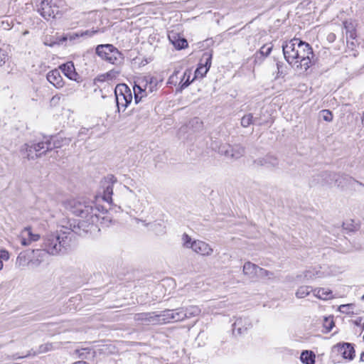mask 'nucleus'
Here are the masks:
<instances>
[{
  "label": "nucleus",
  "instance_id": "f257e3e1",
  "mask_svg": "<svg viewBox=\"0 0 364 364\" xmlns=\"http://www.w3.org/2000/svg\"><path fill=\"white\" fill-rule=\"evenodd\" d=\"M65 208L73 215L83 218L77 225L74 224L72 232L85 236L100 230L98 221L100 212L99 207L94 208L92 201H86L83 199H70L64 203Z\"/></svg>",
  "mask_w": 364,
  "mask_h": 364
},
{
  "label": "nucleus",
  "instance_id": "f03ea898",
  "mask_svg": "<svg viewBox=\"0 0 364 364\" xmlns=\"http://www.w3.org/2000/svg\"><path fill=\"white\" fill-rule=\"evenodd\" d=\"M70 232H53L43 237L42 248L51 255L65 254L70 247Z\"/></svg>",
  "mask_w": 364,
  "mask_h": 364
},
{
  "label": "nucleus",
  "instance_id": "7ed1b4c3",
  "mask_svg": "<svg viewBox=\"0 0 364 364\" xmlns=\"http://www.w3.org/2000/svg\"><path fill=\"white\" fill-rule=\"evenodd\" d=\"M354 178L346 174H340L335 173L323 172L316 176L309 183L311 186H316L318 183L321 185L331 184L334 181L338 187L344 188L351 183Z\"/></svg>",
  "mask_w": 364,
  "mask_h": 364
},
{
  "label": "nucleus",
  "instance_id": "20e7f679",
  "mask_svg": "<svg viewBox=\"0 0 364 364\" xmlns=\"http://www.w3.org/2000/svg\"><path fill=\"white\" fill-rule=\"evenodd\" d=\"M95 53L102 60L116 66L124 63V55L112 44H100L97 46Z\"/></svg>",
  "mask_w": 364,
  "mask_h": 364
},
{
  "label": "nucleus",
  "instance_id": "39448f33",
  "mask_svg": "<svg viewBox=\"0 0 364 364\" xmlns=\"http://www.w3.org/2000/svg\"><path fill=\"white\" fill-rule=\"evenodd\" d=\"M298 55L296 61L297 68L306 71L313 64L316 63L314 54L311 46L306 42L298 38Z\"/></svg>",
  "mask_w": 364,
  "mask_h": 364
},
{
  "label": "nucleus",
  "instance_id": "423d86ee",
  "mask_svg": "<svg viewBox=\"0 0 364 364\" xmlns=\"http://www.w3.org/2000/svg\"><path fill=\"white\" fill-rule=\"evenodd\" d=\"M63 4L62 0H38L36 6L41 16L48 20L55 18L60 13Z\"/></svg>",
  "mask_w": 364,
  "mask_h": 364
},
{
  "label": "nucleus",
  "instance_id": "0eeeda50",
  "mask_svg": "<svg viewBox=\"0 0 364 364\" xmlns=\"http://www.w3.org/2000/svg\"><path fill=\"white\" fill-rule=\"evenodd\" d=\"M114 95L118 112L121 107L125 109L132 101V91L126 84H118L114 89Z\"/></svg>",
  "mask_w": 364,
  "mask_h": 364
},
{
  "label": "nucleus",
  "instance_id": "6e6552de",
  "mask_svg": "<svg viewBox=\"0 0 364 364\" xmlns=\"http://www.w3.org/2000/svg\"><path fill=\"white\" fill-rule=\"evenodd\" d=\"M31 143L33 145V149H36L40 156L45 154L47 151H51L54 149L61 146V141L57 139L56 136H43L41 141H33Z\"/></svg>",
  "mask_w": 364,
  "mask_h": 364
},
{
  "label": "nucleus",
  "instance_id": "1a4fd4ad",
  "mask_svg": "<svg viewBox=\"0 0 364 364\" xmlns=\"http://www.w3.org/2000/svg\"><path fill=\"white\" fill-rule=\"evenodd\" d=\"M156 85V79L154 77H145L138 82H134L133 87L134 94V101L138 104L141 100V96H139L141 92H145L149 89V92H153L154 86Z\"/></svg>",
  "mask_w": 364,
  "mask_h": 364
},
{
  "label": "nucleus",
  "instance_id": "9d476101",
  "mask_svg": "<svg viewBox=\"0 0 364 364\" xmlns=\"http://www.w3.org/2000/svg\"><path fill=\"white\" fill-rule=\"evenodd\" d=\"M298 45V38H294L289 41L284 42L282 46L286 61L292 66H294L296 63Z\"/></svg>",
  "mask_w": 364,
  "mask_h": 364
},
{
  "label": "nucleus",
  "instance_id": "9b49d317",
  "mask_svg": "<svg viewBox=\"0 0 364 364\" xmlns=\"http://www.w3.org/2000/svg\"><path fill=\"white\" fill-rule=\"evenodd\" d=\"M218 152L228 159L236 160L245 154V149L241 144L230 145L225 144L220 146Z\"/></svg>",
  "mask_w": 364,
  "mask_h": 364
},
{
  "label": "nucleus",
  "instance_id": "f8f14e48",
  "mask_svg": "<svg viewBox=\"0 0 364 364\" xmlns=\"http://www.w3.org/2000/svg\"><path fill=\"white\" fill-rule=\"evenodd\" d=\"M213 54L211 52H205L203 54L199 66L195 71L196 77H203L211 66Z\"/></svg>",
  "mask_w": 364,
  "mask_h": 364
},
{
  "label": "nucleus",
  "instance_id": "ddd939ff",
  "mask_svg": "<svg viewBox=\"0 0 364 364\" xmlns=\"http://www.w3.org/2000/svg\"><path fill=\"white\" fill-rule=\"evenodd\" d=\"M192 250L197 254H200L203 256H210L213 254V250L206 242L201 240H193V245H192Z\"/></svg>",
  "mask_w": 364,
  "mask_h": 364
},
{
  "label": "nucleus",
  "instance_id": "4468645a",
  "mask_svg": "<svg viewBox=\"0 0 364 364\" xmlns=\"http://www.w3.org/2000/svg\"><path fill=\"white\" fill-rule=\"evenodd\" d=\"M335 348H338V351L342 355L345 359L350 360L355 357V349L353 345L350 343H338Z\"/></svg>",
  "mask_w": 364,
  "mask_h": 364
},
{
  "label": "nucleus",
  "instance_id": "2eb2a0df",
  "mask_svg": "<svg viewBox=\"0 0 364 364\" xmlns=\"http://www.w3.org/2000/svg\"><path fill=\"white\" fill-rule=\"evenodd\" d=\"M33 145L31 141H30L29 143L24 144L21 148V154L28 159V160H34L41 157L40 153H38L36 149H33Z\"/></svg>",
  "mask_w": 364,
  "mask_h": 364
},
{
  "label": "nucleus",
  "instance_id": "dca6fc26",
  "mask_svg": "<svg viewBox=\"0 0 364 364\" xmlns=\"http://www.w3.org/2000/svg\"><path fill=\"white\" fill-rule=\"evenodd\" d=\"M63 74L70 80H76L78 76L73 62H67L60 66Z\"/></svg>",
  "mask_w": 364,
  "mask_h": 364
},
{
  "label": "nucleus",
  "instance_id": "f3484780",
  "mask_svg": "<svg viewBox=\"0 0 364 364\" xmlns=\"http://www.w3.org/2000/svg\"><path fill=\"white\" fill-rule=\"evenodd\" d=\"M48 81L55 87H61L63 85V78L60 72L55 69L50 72L46 75Z\"/></svg>",
  "mask_w": 364,
  "mask_h": 364
},
{
  "label": "nucleus",
  "instance_id": "a211bd4d",
  "mask_svg": "<svg viewBox=\"0 0 364 364\" xmlns=\"http://www.w3.org/2000/svg\"><path fill=\"white\" fill-rule=\"evenodd\" d=\"M156 315L154 313H139L136 314L134 319L136 321H141L143 324H149L151 322L156 321Z\"/></svg>",
  "mask_w": 364,
  "mask_h": 364
},
{
  "label": "nucleus",
  "instance_id": "6ab92c4d",
  "mask_svg": "<svg viewBox=\"0 0 364 364\" xmlns=\"http://www.w3.org/2000/svg\"><path fill=\"white\" fill-rule=\"evenodd\" d=\"M156 316V321H163L164 323L176 322L173 309L162 311Z\"/></svg>",
  "mask_w": 364,
  "mask_h": 364
},
{
  "label": "nucleus",
  "instance_id": "aec40b11",
  "mask_svg": "<svg viewBox=\"0 0 364 364\" xmlns=\"http://www.w3.org/2000/svg\"><path fill=\"white\" fill-rule=\"evenodd\" d=\"M168 38L174 47L178 50L185 48L188 46L187 41L183 38H180L176 35V33H173L168 35Z\"/></svg>",
  "mask_w": 364,
  "mask_h": 364
},
{
  "label": "nucleus",
  "instance_id": "412c9836",
  "mask_svg": "<svg viewBox=\"0 0 364 364\" xmlns=\"http://www.w3.org/2000/svg\"><path fill=\"white\" fill-rule=\"evenodd\" d=\"M259 267V266L250 262H247L243 266V273L250 278H255L257 275Z\"/></svg>",
  "mask_w": 364,
  "mask_h": 364
},
{
  "label": "nucleus",
  "instance_id": "4be33fe9",
  "mask_svg": "<svg viewBox=\"0 0 364 364\" xmlns=\"http://www.w3.org/2000/svg\"><path fill=\"white\" fill-rule=\"evenodd\" d=\"M99 207L100 212L97 213L100 215L99 221L102 226H108L112 223V218L109 215H104L107 213V210L101 205H97L94 203V208Z\"/></svg>",
  "mask_w": 364,
  "mask_h": 364
},
{
  "label": "nucleus",
  "instance_id": "5701e85b",
  "mask_svg": "<svg viewBox=\"0 0 364 364\" xmlns=\"http://www.w3.org/2000/svg\"><path fill=\"white\" fill-rule=\"evenodd\" d=\"M38 210V213H33L36 220L40 219L44 213L48 210L47 204L43 200H38L35 205V210Z\"/></svg>",
  "mask_w": 364,
  "mask_h": 364
},
{
  "label": "nucleus",
  "instance_id": "b1692460",
  "mask_svg": "<svg viewBox=\"0 0 364 364\" xmlns=\"http://www.w3.org/2000/svg\"><path fill=\"white\" fill-rule=\"evenodd\" d=\"M113 194V184L110 183H106L103 186V200L110 203L112 200V196Z\"/></svg>",
  "mask_w": 364,
  "mask_h": 364
},
{
  "label": "nucleus",
  "instance_id": "393cba45",
  "mask_svg": "<svg viewBox=\"0 0 364 364\" xmlns=\"http://www.w3.org/2000/svg\"><path fill=\"white\" fill-rule=\"evenodd\" d=\"M301 361L304 364H314L315 355L309 350H304L300 356Z\"/></svg>",
  "mask_w": 364,
  "mask_h": 364
},
{
  "label": "nucleus",
  "instance_id": "a878e982",
  "mask_svg": "<svg viewBox=\"0 0 364 364\" xmlns=\"http://www.w3.org/2000/svg\"><path fill=\"white\" fill-rule=\"evenodd\" d=\"M191 71L188 69L186 70V71L183 73V77L181 79L178 83L180 91H182L183 89L186 88L191 84Z\"/></svg>",
  "mask_w": 364,
  "mask_h": 364
},
{
  "label": "nucleus",
  "instance_id": "bb28decb",
  "mask_svg": "<svg viewBox=\"0 0 364 364\" xmlns=\"http://www.w3.org/2000/svg\"><path fill=\"white\" fill-rule=\"evenodd\" d=\"M314 296L323 300H327L333 297V293L331 290L321 288L315 290Z\"/></svg>",
  "mask_w": 364,
  "mask_h": 364
},
{
  "label": "nucleus",
  "instance_id": "cd10ccee",
  "mask_svg": "<svg viewBox=\"0 0 364 364\" xmlns=\"http://www.w3.org/2000/svg\"><path fill=\"white\" fill-rule=\"evenodd\" d=\"M265 166L269 168H276L279 166V159L271 154L265 156Z\"/></svg>",
  "mask_w": 364,
  "mask_h": 364
},
{
  "label": "nucleus",
  "instance_id": "c85d7f7f",
  "mask_svg": "<svg viewBox=\"0 0 364 364\" xmlns=\"http://www.w3.org/2000/svg\"><path fill=\"white\" fill-rule=\"evenodd\" d=\"M184 313L186 314V318H189L199 315L200 309L197 306H191L189 307L184 308Z\"/></svg>",
  "mask_w": 364,
  "mask_h": 364
},
{
  "label": "nucleus",
  "instance_id": "c756f323",
  "mask_svg": "<svg viewBox=\"0 0 364 364\" xmlns=\"http://www.w3.org/2000/svg\"><path fill=\"white\" fill-rule=\"evenodd\" d=\"M322 273L319 270H316L315 269H309L306 270L304 272V277L306 279H313L317 277H321Z\"/></svg>",
  "mask_w": 364,
  "mask_h": 364
},
{
  "label": "nucleus",
  "instance_id": "7c9ffc66",
  "mask_svg": "<svg viewBox=\"0 0 364 364\" xmlns=\"http://www.w3.org/2000/svg\"><path fill=\"white\" fill-rule=\"evenodd\" d=\"M311 291H312V289H311V287H309V286L300 287L296 292V296L299 299L304 298L306 296H308Z\"/></svg>",
  "mask_w": 364,
  "mask_h": 364
},
{
  "label": "nucleus",
  "instance_id": "2f4dec72",
  "mask_svg": "<svg viewBox=\"0 0 364 364\" xmlns=\"http://www.w3.org/2000/svg\"><path fill=\"white\" fill-rule=\"evenodd\" d=\"M256 119L257 118H254L251 113L245 114L241 119V126L246 128L253 124Z\"/></svg>",
  "mask_w": 364,
  "mask_h": 364
},
{
  "label": "nucleus",
  "instance_id": "473e14b6",
  "mask_svg": "<svg viewBox=\"0 0 364 364\" xmlns=\"http://www.w3.org/2000/svg\"><path fill=\"white\" fill-rule=\"evenodd\" d=\"M343 228L344 230L349 232H354L358 230V225L354 223L353 220L344 222L343 223Z\"/></svg>",
  "mask_w": 364,
  "mask_h": 364
},
{
  "label": "nucleus",
  "instance_id": "72a5a7b5",
  "mask_svg": "<svg viewBox=\"0 0 364 364\" xmlns=\"http://www.w3.org/2000/svg\"><path fill=\"white\" fill-rule=\"evenodd\" d=\"M174 316H175V321H181L186 318V314L184 313V308H178L173 309Z\"/></svg>",
  "mask_w": 364,
  "mask_h": 364
},
{
  "label": "nucleus",
  "instance_id": "f704fd0d",
  "mask_svg": "<svg viewBox=\"0 0 364 364\" xmlns=\"http://www.w3.org/2000/svg\"><path fill=\"white\" fill-rule=\"evenodd\" d=\"M182 241H183V246L184 247L192 249V245H193V240H192L191 237L188 234H186V233L183 234Z\"/></svg>",
  "mask_w": 364,
  "mask_h": 364
},
{
  "label": "nucleus",
  "instance_id": "c9c22d12",
  "mask_svg": "<svg viewBox=\"0 0 364 364\" xmlns=\"http://www.w3.org/2000/svg\"><path fill=\"white\" fill-rule=\"evenodd\" d=\"M272 48H273L272 46L265 44L260 48V49L259 50V53L262 57H267L272 52Z\"/></svg>",
  "mask_w": 364,
  "mask_h": 364
},
{
  "label": "nucleus",
  "instance_id": "e433bc0d",
  "mask_svg": "<svg viewBox=\"0 0 364 364\" xmlns=\"http://www.w3.org/2000/svg\"><path fill=\"white\" fill-rule=\"evenodd\" d=\"M277 76L278 77H283L286 75V68L287 66L285 64L282 62H277Z\"/></svg>",
  "mask_w": 364,
  "mask_h": 364
},
{
  "label": "nucleus",
  "instance_id": "4c0bfd02",
  "mask_svg": "<svg viewBox=\"0 0 364 364\" xmlns=\"http://www.w3.org/2000/svg\"><path fill=\"white\" fill-rule=\"evenodd\" d=\"M242 321L241 318H238L235 321V322L232 325L233 332L237 331L239 334H241L243 333L244 331L247 330V327L244 330L242 329Z\"/></svg>",
  "mask_w": 364,
  "mask_h": 364
},
{
  "label": "nucleus",
  "instance_id": "58836bf2",
  "mask_svg": "<svg viewBox=\"0 0 364 364\" xmlns=\"http://www.w3.org/2000/svg\"><path fill=\"white\" fill-rule=\"evenodd\" d=\"M23 232H26L28 236L29 241H37L40 238L39 235L33 234L31 232V228L30 227L25 228L23 230Z\"/></svg>",
  "mask_w": 364,
  "mask_h": 364
},
{
  "label": "nucleus",
  "instance_id": "ea45409f",
  "mask_svg": "<svg viewBox=\"0 0 364 364\" xmlns=\"http://www.w3.org/2000/svg\"><path fill=\"white\" fill-rule=\"evenodd\" d=\"M321 117L326 122H331L333 120V114L328 109H323L320 112Z\"/></svg>",
  "mask_w": 364,
  "mask_h": 364
},
{
  "label": "nucleus",
  "instance_id": "a19ab883",
  "mask_svg": "<svg viewBox=\"0 0 364 364\" xmlns=\"http://www.w3.org/2000/svg\"><path fill=\"white\" fill-rule=\"evenodd\" d=\"M274 274L268 270H266L263 268L259 267L257 272V277H268L272 278Z\"/></svg>",
  "mask_w": 364,
  "mask_h": 364
},
{
  "label": "nucleus",
  "instance_id": "79ce46f5",
  "mask_svg": "<svg viewBox=\"0 0 364 364\" xmlns=\"http://www.w3.org/2000/svg\"><path fill=\"white\" fill-rule=\"evenodd\" d=\"M97 32H98L97 30H94V29L86 30V31H79V35L82 38H90V37L93 36Z\"/></svg>",
  "mask_w": 364,
  "mask_h": 364
},
{
  "label": "nucleus",
  "instance_id": "37998d69",
  "mask_svg": "<svg viewBox=\"0 0 364 364\" xmlns=\"http://www.w3.org/2000/svg\"><path fill=\"white\" fill-rule=\"evenodd\" d=\"M120 74V70L117 69H112L107 73H105V76H107V80H112L115 79Z\"/></svg>",
  "mask_w": 364,
  "mask_h": 364
},
{
  "label": "nucleus",
  "instance_id": "c03bdc74",
  "mask_svg": "<svg viewBox=\"0 0 364 364\" xmlns=\"http://www.w3.org/2000/svg\"><path fill=\"white\" fill-rule=\"evenodd\" d=\"M9 259V253L5 250H0V270L3 268V261Z\"/></svg>",
  "mask_w": 364,
  "mask_h": 364
},
{
  "label": "nucleus",
  "instance_id": "a18cd8bd",
  "mask_svg": "<svg viewBox=\"0 0 364 364\" xmlns=\"http://www.w3.org/2000/svg\"><path fill=\"white\" fill-rule=\"evenodd\" d=\"M179 74V71H175L168 78V84L176 85L178 82L179 77L178 75Z\"/></svg>",
  "mask_w": 364,
  "mask_h": 364
},
{
  "label": "nucleus",
  "instance_id": "49530a36",
  "mask_svg": "<svg viewBox=\"0 0 364 364\" xmlns=\"http://www.w3.org/2000/svg\"><path fill=\"white\" fill-rule=\"evenodd\" d=\"M8 59V55L7 53L0 48V66H2L5 63L6 60Z\"/></svg>",
  "mask_w": 364,
  "mask_h": 364
},
{
  "label": "nucleus",
  "instance_id": "de8ad7c7",
  "mask_svg": "<svg viewBox=\"0 0 364 364\" xmlns=\"http://www.w3.org/2000/svg\"><path fill=\"white\" fill-rule=\"evenodd\" d=\"M350 309H352V304H344L339 306V311L343 314H350Z\"/></svg>",
  "mask_w": 364,
  "mask_h": 364
},
{
  "label": "nucleus",
  "instance_id": "09e8293b",
  "mask_svg": "<svg viewBox=\"0 0 364 364\" xmlns=\"http://www.w3.org/2000/svg\"><path fill=\"white\" fill-rule=\"evenodd\" d=\"M53 349L52 343H46L44 345H41L40 346V351L42 353L47 352Z\"/></svg>",
  "mask_w": 364,
  "mask_h": 364
},
{
  "label": "nucleus",
  "instance_id": "8fccbe9b",
  "mask_svg": "<svg viewBox=\"0 0 364 364\" xmlns=\"http://www.w3.org/2000/svg\"><path fill=\"white\" fill-rule=\"evenodd\" d=\"M265 156L254 160L253 163L257 166H265Z\"/></svg>",
  "mask_w": 364,
  "mask_h": 364
},
{
  "label": "nucleus",
  "instance_id": "3c124183",
  "mask_svg": "<svg viewBox=\"0 0 364 364\" xmlns=\"http://www.w3.org/2000/svg\"><path fill=\"white\" fill-rule=\"evenodd\" d=\"M354 324L357 326H361L364 329V318L363 317L357 318L354 321Z\"/></svg>",
  "mask_w": 364,
  "mask_h": 364
},
{
  "label": "nucleus",
  "instance_id": "603ef678",
  "mask_svg": "<svg viewBox=\"0 0 364 364\" xmlns=\"http://www.w3.org/2000/svg\"><path fill=\"white\" fill-rule=\"evenodd\" d=\"M343 28L346 31V35H348V31H350V29L353 28V26L351 23H348L347 21L343 22Z\"/></svg>",
  "mask_w": 364,
  "mask_h": 364
},
{
  "label": "nucleus",
  "instance_id": "864d4df0",
  "mask_svg": "<svg viewBox=\"0 0 364 364\" xmlns=\"http://www.w3.org/2000/svg\"><path fill=\"white\" fill-rule=\"evenodd\" d=\"M68 40L70 41H75L77 38H79L80 36L79 35V32L73 33H68Z\"/></svg>",
  "mask_w": 364,
  "mask_h": 364
},
{
  "label": "nucleus",
  "instance_id": "5fc2aeb1",
  "mask_svg": "<svg viewBox=\"0 0 364 364\" xmlns=\"http://www.w3.org/2000/svg\"><path fill=\"white\" fill-rule=\"evenodd\" d=\"M336 38V36L334 33H329L327 35L326 39L329 43H333L335 41Z\"/></svg>",
  "mask_w": 364,
  "mask_h": 364
},
{
  "label": "nucleus",
  "instance_id": "6e6d98bb",
  "mask_svg": "<svg viewBox=\"0 0 364 364\" xmlns=\"http://www.w3.org/2000/svg\"><path fill=\"white\" fill-rule=\"evenodd\" d=\"M325 327L328 330L331 331L334 326V323L333 320L328 321L327 318L326 319V323L324 324Z\"/></svg>",
  "mask_w": 364,
  "mask_h": 364
},
{
  "label": "nucleus",
  "instance_id": "4d7b16f0",
  "mask_svg": "<svg viewBox=\"0 0 364 364\" xmlns=\"http://www.w3.org/2000/svg\"><path fill=\"white\" fill-rule=\"evenodd\" d=\"M347 38L355 39L356 37L355 30L353 28L348 31V35H346Z\"/></svg>",
  "mask_w": 364,
  "mask_h": 364
},
{
  "label": "nucleus",
  "instance_id": "13d9d810",
  "mask_svg": "<svg viewBox=\"0 0 364 364\" xmlns=\"http://www.w3.org/2000/svg\"><path fill=\"white\" fill-rule=\"evenodd\" d=\"M95 80L99 82H105V80H107V76H105V74L98 75Z\"/></svg>",
  "mask_w": 364,
  "mask_h": 364
},
{
  "label": "nucleus",
  "instance_id": "bf43d9fd",
  "mask_svg": "<svg viewBox=\"0 0 364 364\" xmlns=\"http://www.w3.org/2000/svg\"><path fill=\"white\" fill-rule=\"evenodd\" d=\"M60 100V97L58 96V95H55L53 96L51 100H50V103L51 104H56L58 102V101Z\"/></svg>",
  "mask_w": 364,
  "mask_h": 364
},
{
  "label": "nucleus",
  "instance_id": "052dcab7",
  "mask_svg": "<svg viewBox=\"0 0 364 364\" xmlns=\"http://www.w3.org/2000/svg\"><path fill=\"white\" fill-rule=\"evenodd\" d=\"M31 241H29V239L26 238H21V244L23 246H27L30 244Z\"/></svg>",
  "mask_w": 364,
  "mask_h": 364
},
{
  "label": "nucleus",
  "instance_id": "680f3d73",
  "mask_svg": "<svg viewBox=\"0 0 364 364\" xmlns=\"http://www.w3.org/2000/svg\"><path fill=\"white\" fill-rule=\"evenodd\" d=\"M68 40V34H66L60 38L59 42L62 43L63 42H65Z\"/></svg>",
  "mask_w": 364,
  "mask_h": 364
},
{
  "label": "nucleus",
  "instance_id": "e2e57ef3",
  "mask_svg": "<svg viewBox=\"0 0 364 364\" xmlns=\"http://www.w3.org/2000/svg\"><path fill=\"white\" fill-rule=\"evenodd\" d=\"M148 92H147V90H145V92H140L139 96H141V99H142L144 97L147 96V93H148Z\"/></svg>",
  "mask_w": 364,
  "mask_h": 364
},
{
  "label": "nucleus",
  "instance_id": "0e129e2a",
  "mask_svg": "<svg viewBox=\"0 0 364 364\" xmlns=\"http://www.w3.org/2000/svg\"><path fill=\"white\" fill-rule=\"evenodd\" d=\"M352 182H355L357 184H358L359 186H364V184L363 183H361V182H360V181H357L355 179L353 180Z\"/></svg>",
  "mask_w": 364,
  "mask_h": 364
},
{
  "label": "nucleus",
  "instance_id": "69168bd1",
  "mask_svg": "<svg viewBox=\"0 0 364 364\" xmlns=\"http://www.w3.org/2000/svg\"><path fill=\"white\" fill-rule=\"evenodd\" d=\"M360 361L364 362V352H363L360 355Z\"/></svg>",
  "mask_w": 364,
  "mask_h": 364
},
{
  "label": "nucleus",
  "instance_id": "338daca9",
  "mask_svg": "<svg viewBox=\"0 0 364 364\" xmlns=\"http://www.w3.org/2000/svg\"><path fill=\"white\" fill-rule=\"evenodd\" d=\"M73 364H89V363H87L85 361H77V362H75V363H74Z\"/></svg>",
  "mask_w": 364,
  "mask_h": 364
},
{
  "label": "nucleus",
  "instance_id": "774afa93",
  "mask_svg": "<svg viewBox=\"0 0 364 364\" xmlns=\"http://www.w3.org/2000/svg\"><path fill=\"white\" fill-rule=\"evenodd\" d=\"M196 76H195V77H193V80H191V81L192 82L194 79H196Z\"/></svg>",
  "mask_w": 364,
  "mask_h": 364
}]
</instances>
